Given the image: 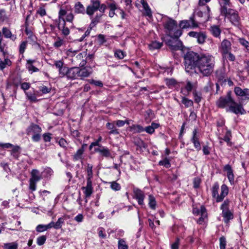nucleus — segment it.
<instances>
[{
  "mask_svg": "<svg viewBox=\"0 0 249 249\" xmlns=\"http://www.w3.org/2000/svg\"><path fill=\"white\" fill-rule=\"evenodd\" d=\"M133 192L134 194V198L137 200L138 204L141 205H143V200L145 197L144 193L138 188H134Z\"/></svg>",
  "mask_w": 249,
  "mask_h": 249,
  "instance_id": "dca6fc26",
  "label": "nucleus"
},
{
  "mask_svg": "<svg viewBox=\"0 0 249 249\" xmlns=\"http://www.w3.org/2000/svg\"><path fill=\"white\" fill-rule=\"evenodd\" d=\"M66 23H65V21H62L61 22H58V29L62 31V34L65 36L69 35L70 32L69 29L66 27Z\"/></svg>",
  "mask_w": 249,
  "mask_h": 249,
  "instance_id": "393cba45",
  "label": "nucleus"
},
{
  "mask_svg": "<svg viewBox=\"0 0 249 249\" xmlns=\"http://www.w3.org/2000/svg\"><path fill=\"white\" fill-rule=\"evenodd\" d=\"M36 230L37 232H41L47 230L46 225H38L36 227Z\"/></svg>",
  "mask_w": 249,
  "mask_h": 249,
  "instance_id": "e2e57ef3",
  "label": "nucleus"
},
{
  "mask_svg": "<svg viewBox=\"0 0 249 249\" xmlns=\"http://www.w3.org/2000/svg\"><path fill=\"white\" fill-rule=\"evenodd\" d=\"M116 124L115 122H113L112 123H107L106 124L107 128L110 130L109 132L110 134H115L117 135L119 133L118 130L116 128Z\"/></svg>",
  "mask_w": 249,
  "mask_h": 249,
  "instance_id": "a878e982",
  "label": "nucleus"
},
{
  "mask_svg": "<svg viewBox=\"0 0 249 249\" xmlns=\"http://www.w3.org/2000/svg\"><path fill=\"white\" fill-rule=\"evenodd\" d=\"M210 31L211 34L215 37H219L221 34V30L216 25H213L211 27Z\"/></svg>",
  "mask_w": 249,
  "mask_h": 249,
  "instance_id": "473e14b6",
  "label": "nucleus"
},
{
  "mask_svg": "<svg viewBox=\"0 0 249 249\" xmlns=\"http://www.w3.org/2000/svg\"><path fill=\"white\" fill-rule=\"evenodd\" d=\"M84 152V145H83L82 147L79 148L76 153L73 155V159L74 160H78L82 159V155Z\"/></svg>",
  "mask_w": 249,
  "mask_h": 249,
  "instance_id": "c85d7f7f",
  "label": "nucleus"
},
{
  "mask_svg": "<svg viewBox=\"0 0 249 249\" xmlns=\"http://www.w3.org/2000/svg\"><path fill=\"white\" fill-rule=\"evenodd\" d=\"M12 64L11 61L8 58H5L3 61L0 58V70H3L7 66H10Z\"/></svg>",
  "mask_w": 249,
  "mask_h": 249,
  "instance_id": "72a5a7b5",
  "label": "nucleus"
},
{
  "mask_svg": "<svg viewBox=\"0 0 249 249\" xmlns=\"http://www.w3.org/2000/svg\"><path fill=\"white\" fill-rule=\"evenodd\" d=\"M239 42L242 46L248 49V48L249 47V42L247 40H245L243 38H240L239 39Z\"/></svg>",
  "mask_w": 249,
  "mask_h": 249,
  "instance_id": "bf43d9fd",
  "label": "nucleus"
},
{
  "mask_svg": "<svg viewBox=\"0 0 249 249\" xmlns=\"http://www.w3.org/2000/svg\"><path fill=\"white\" fill-rule=\"evenodd\" d=\"M193 84L190 82L188 81L184 89H181V92L183 93V95L187 96L189 95V92L193 89Z\"/></svg>",
  "mask_w": 249,
  "mask_h": 249,
  "instance_id": "c756f323",
  "label": "nucleus"
},
{
  "mask_svg": "<svg viewBox=\"0 0 249 249\" xmlns=\"http://www.w3.org/2000/svg\"><path fill=\"white\" fill-rule=\"evenodd\" d=\"M230 201L228 200L224 201L221 206V209L222 210V216L224 218V221L228 223L230 220L233 217L232 213L229 209Z\"/></svg>",
  "mask_w": 249,
  "mask_h": 249,
  "instance_id": "0eeeda50",
  "label": "nucleus"
},
{
  "mask_svg": "<svg viewBox=\"0 0 249 249\" xmlns=\"http://www.w3.org/2000/svg\"><path fill=\"white\" fill-rule=\"evenodd\" d=\"M31 177L30 178L29 188L32 191H35L36 189V184L42 178V175L36 169H33L31 173Z\"/></svg>",
  "mask_w": 249,
  "mask_h": 249,
  "instance_id": "423d86ee",
  "label": "nucleus"
},
{
  "mask_svg": "<svg viewBox=\"0 0 249 249\" xmlns=\"http://www.w3.org/2000/svg\"><path fill=\"white\" fill-rule=\"evenodd\" d=\"M3 247L5 249H17L18 244L16 242H12L4 244Z\"/></svg>",
  "mask_w": 249,
  "mask_h": 249,
  "instance_id": "ea45409f",
  "label": "nucleus"
},
{
  "mask_svg": "<svg viewBox=\"0 0 249 249\" xmlns=\"http://www.w3.org/2000/svg\"><path fill=\"white\" fill-rule=\"evenodd\" d=\"M78 51V50H74L72 48H70L67 51V54L70 56H73L75 55Z\"/></svg>",
  "mask_w": 249,
  "mask_h": 249,
  "instance_id": "680f3d73",
  "label": "nucleus"
},
{
  "mask_svg": "<svg viewBox=\"0 0 249 249\" xmlns=\"http://www.w3.org/2000/svg\"><path fill=\"white\" fill-rule=\"evenodd\" d=\"M82 189L84 191V194L86 197H89L93 193L92 181L87 180V186L86 187H82Z\"/></svg>",
  "mask_w": 249,
  "mask_h": 249,
  "instance_id": "a211bd4d",
  "label": "nucleus"
},
{
  "mask_svg": "<svg viewBox=\"0 0 249 249\" xmlns=\"http://www.w3.org/2000/svg\"><path fill=\"white\" fill-rule=\"evenodd\" d=\"M206 38L205 34L203 33H199L196 37L197 42L199 44H203L205 42Z\"/></svg>",
  "mask_w": 249,
  "mask_h": 249,
  "instance_id": "a19ab883",
  "label": "nucleus"
},
{
  "mask_svg": "<svg viewBox=\"0 0 249 249\" xmlns=\"http://www.w3.org/2000/svg\"><path fill=\"white\" fill-rule=\"evenodd\" d=\"M231 132L230 130H227L223 138V141L227 143L228 145L231 146Z\"/></svg>",
  "mask_w": 249,
  "mask_h": 249,
  "instance_id": "4c0bfd02",
  "label": "nucleus"
},
{
  "mask_svg": "<svg viewBox=\"0 0 249 249\" xmlns=\"http://www.w3.org/2000/svg\"><path fill=\"white\" fill-rule=\"evenodd\" d=\"M179 244V239L177 238L175 242L173 243L171 245V249H178Z\"/></svg>",
  "mask_w": 249,
  "mask_h": 249,
  "instance_id": "338daca9",
  "label": "nucleus"
},
{
  "mask_svg": "<svg viewBox=\"0 0 249 249\" xmlns=\"http://www.w3.org/2000/svg\"><path fill=\"white\" fill-rule=\"evenodd\" d=\"M111 188L114 191H119L121 189L120 185L115 181H113L110 183Z\"/></svg>",
  "mask_w": 249,
  "mask_h": 249,
  "instance_id": "603ef678",
  "label": "nucleus"
},
{
  "mask_svg": "<svg viewBox=\"0 0 249 249\" xmlns=\"http://www.w3.org/2000/svg\"><path fill=\"white\" fill-rule=\"evenodd\" d=\"M92 165L90 164H88L87 168V180H91L93 177Z\"/></svg>",
  "mask_w": 249,
  "mask_h": 249,
  "instance_id": "c9c22d12",
  "label": "nucleus"
},
{
  "mask_svg": "<svg viewBox=\"0 0 249 249\" xmlns=\"http://www.w3.org/2000/svg\"><path fill=\"white\" fill-rule=\"evenodd\" d=\"M64 223V218L63 217H60L58 218L57 221L56 223H54V229H60L62 225Z\"/></svg>",
  "mask_w": 249,
  "mask_h": 249,
  "instance_id": "37998d69",
  "label": "nucleus"
},
{
  "mask_svg": "<svg viewBox=\"0 0 249 249\" xmlns=\"http://www.w3.org/2000/svg\"><path fill=\"white\" fill-rule=\"evenodd\" d=\"M68 69H69L68 67L64 66L63 68L58 70L59 76L60 77H63L65 76H67Z\"/></svg>",
  "mask_w": 249,
  "mask_h": 249,
  "instance_id": "49530a36",
  "label": "nucleus"
},
{
  "mask_svg": "<svg viewBox=\"0 0 249 249\" xmlns=\"http://www.w3.org/2000/svg\"><path fill=\"white\" fill-rule=\"evenodd\" d=\"M159 164L160 165H163L166 168H169L170 167V161L167 158H165L162 160L160 161L159 162Z\"/></svg>",
  "mask_w": 249,
  "mask_h": 249,
  "instance_id": "5fc2aeb1",
  "label": "nucleus"
},
{
  "mask_svg": "<svg viewBox=\"0 0 249 249\" xmlns=\"http://www.w3.org/2000/svg\"><path fill=\"white\" fill-rule=\"evenodd\" d=\"M193 95L195 101L198 103L201 101V94L200 92H197L196 90L193 91Z\"/></svg>",
  "mask_w": 249,
  "mask_h": 249,
  "instance_id": "c03bdc74",
  "label": "nucleus"
},
{
  "mask_svg": "<svg viewBox=\"0 0 249 249\" xmlns=\"http://www.w3.org/2000/svg\"><path fill=\"white\" fill-rule=\"evenodd\" d=\"M64 44L65 41L63 39H61L60 37H58L56 39L55 42H54L53 46L56 48H58L63 46Z\"/></svg>",
  "mask_w": 249,
  "mask_h": 249,
  "instance_id": "58836bf2",
  "label": "nucleus"
},
{
  "mask_svg": "<svg viewBox=\"0 0 249 249\" xmlns=\"http://www.w3.org/2000/svg\"><path fill=\"white\" fill-rule=\"evenodd\" d=\"M92 72L91 68L85 67L83 69H80L79 68L78 73L79 77L81 78L89 76Z\"/></svg>",
  "mask_w": 249,
  "mask_h": 249,
  "instance_id": "412c9836",
  "label": "nucleus"
},
{
  "mask_svg": "<svg viewBox=\"0 0 249 249\" xmlns=\"http://www.w3.org/2000/svg\"><path fill=\"white\" fill-rule=\"evenodd\" d=\"M216 105L220 108H225L226 107H229L227 110L231 111L236 114L239 113L244 114L246 113L242 106L241 104L236 103L231 98V91L227 93L226 96L219 98L216 102Z\"/></svg>",
  "mask_w": 249,
  "mask_h": 249,
  "instance_id": "f03ea898",
  "label": "nucleus"
},
{
  "mask_svg": "<svg viewBox=\"0 0 249 249\" xmlns=\"http://www.w3.org/2000/svg\"><path fill=\"white\" fill-rule=\"evenodd\" d=\"M71 7L69 5H67L65 7H60L58 12V22H61L62 21H65L64 16L68 14L67 11Z\"/></svg>",
  "mask_w": 249,
  "mask_h": 249,
  "instance_id": "f3484780",
  "label": "nucleus"
},
{
  "mask_svg": "<svg viewBox=\"0 0 249 249\" xmlns=\"http://www.w3.org/2000/svg\"><path fill=\"white\" fill-rule=\"evenodd\" d=\"M234 91L237 96H240L242 100H249V89L236 87L234 88Z\"/></svg>",
  "mask_w": 249,
  "mask_h": 249,
  "instance_id": "4468645a",
  "label": "nucleus"
},
{
  "mask_svg": "<svg viewBox=\"0 0 249 249\" xmlns=\"http://www.w3.org/2000/svg\"><path fill=\"white\" fill-rule=\"evenodd\" d=\"M27 41H23L21 43L20 46H19V53H20L22 54L24 53V52H25V50L27 47Z\"/></svg>",
  "mask_w": 249,
  "mask_h": 249,
  "instance_id": "864d4df0",
  "label": "nucleus"
},
{
  "mask_svg": "<svg viewBox=\"0 0 249 249\" xmlns=\"http://www.w3.org/2000/svg\"><path fill=\"white\" fill-rule=\"evenodd\" d=\"M221 14L229 18L230 21L233 24L235 25H238L239 24L240 17L236 11L232 9H228L226 8L225 7H223Z\"/></svg>",
  "mask_w": 249,
  "mask_h": 249,
  "instance_id": "39448f33",
  "label": "nucleus"
},
{
  "mask_svg": "<svg viewBox=\"0 0 249 249\" xmlns=\"http://www.w3.org/2000/svg\"><path fill=\"white\" fill-rule=\"evenodd\" d=\"M107 6L109 9V16L112 18L115 15V11L117 9V6L114 2L107 3Z\"/></svg>",
  "mask_w": 249,
  "mask_h": 249,
  "instance_id": "2f4dec72",
  "label": "nucleus"
},
{
  "mask_svg": "<svg viewBox=\"0 0 249 249\" xmlns=\"http://www.w3.org/2000/svg\"><path fill=\"white\" fill-rule=\"evenodd\" d=\"M231 42L228 39H224L221 43L219 47V50L221 53L225 56L226 54L231 52Z\"/></svg>",
  "mask_w": 249,
  "mask_h": 249,
  "instance_id": "9b49d317",
  "label": "nucleus"
},
{
  "mask_svg": "<svg viewBox=\"0 0 249 249\" xmlns=\"http://www.w3.org/2000/svg\"><path fill=\"white\" fill-rule=\"evenodd\" d=\"M182 103L187 107H191L193 105V102L191 100L188 99L184 97L182 98Z\"/></svg>",
  "mask_w": 249,
  "mask_h": 249,
  "instance_id": "79ce46f5",
  "label": "nucleus"
},
{
  "mask_svg": "<svg viewBox=\"0 0 249 249\" xmlns=\"http://www.w3.org/2000/svg\"><path fill=\"white\" fill-rule=\"evenodd\" d=\"M90 4L86 8V13L91 17L95 12L99 10V0H90Z\"/></svg>",
  "mask_w": 249,
  "mask_h": 249,
  "instance_id": "1a4fd4ad",
  "label": "nucleus"
},
{
  "mask_svg": "<svg viewBox=\"0 0 249 249\" xmlns=\"http://www.w3.org/2000/svg\"><path fill=\"white\" fill-rule=\"evenodd\" d=\"M220 242V249H225L226 245V240L225 237H221L219 239Z\"/></svg>",
  "mask_w": 249,
  "mask_h": 249,
  "instance_id": "13d9d810",
  "label": "nucleus"
},
{
  "mask_svg": "<svg viewBox=\"0 0 249 249\" xmlns=\"http://www.w3.org/2000/svg\"><path fill=\"white\" fill-rule=\"evenodd\" d=\"M148 205L150 208L153 210L156 209L157 202L156 199L152 195H149L148 196Z\"/></svg>",
  "mask_w": 249,
  "mask_h": 249,
  "instance_id": "f704fd0d",
  "label": "nucleus"
},
{
  "mask_svg": "<svg viewBox=\"0 0 249 249\" xmlns=\"http://www.w3.org/2000/svg\"><path fill=\"white\" fill-rule=\"evenodd\" d=\"M141 3L142 5L144 10V15L148 17L149 18H151L152 17V12L147 3L145 2L144 0H141Z\"/></svg>",
  "mask_w": 249,
  "mask_h": 249,
  "instance_id": "4be33fe9",
  "label": "nucleus"
},
{
  "mask_svg": "<svg viewBox=\"0 0 249 249\" xmlns=\"http://www.w3.org/2000/svg\"><path fill=\"white\" fill-rule=\"evenodd\" d=\"M74 18V16L72 13H70L66 15L65 23L66 21L72 22Z\"/></svg>",
  "mask_w": 249,
  "mask_h": 249,
  "instance_id": "69168bd1",
  "label": "nucleus"
},
{
  "mask_svg": "<svg viewBox=\"0 0 249 249\" xmlns=\"http://www.w3.org/2000/svg\"><path fill=\"white\" fill-rule=\"evenodd\" d=\"M222 3L220 4V12L221 13V10L223 7H225L226 8H227V6H231V3L230 1V0H222Z\"/></svg>",
  "mask_w": 249,
  "mask_h": 249,
  "instance_id": "3c124183",
  "label": "nucleus"
},
{
  "mask_svg": "<svg viewBox=\"0 0 249 249\" xmlns=\"http://www.w3.org/2000/svg\"><path fill=\"white\" fill-rule=\"evenodd\" d=\"M129 129L134 133H141L144 131V128L139 124H133L129 127Z\"/></svg>",
  "mask_w": 249,
  "mask_h": 249,
  "instance_id": "7c9ffc66",
  "label": "nucleus"
},
{
  "mask_svg": "<svg viewBox=\"0 0 249 249\" xmlns=\"http://www.w3.org/2000/svg\"><path fill=\"white\" fill-rule=\"evenodd\" d=\"M185 71L189 72L191 70L197 68L203 76L211 75L215 65L214 57L208 53H200L188 52L184 55Z\"/></svg>",
  "mask_w": 249,
  "mask_h": 249,
  "instance_id": "f257e3e1",
  "label": "nucleus"
},
{
  "mask_svg": "<svg viewBox=\"0 0 249 249\" xmlns=\"http://www.w3.org/2000/svg\"><path fill=\"white\" fill-rule=\"evenodd\" d=\"M198 26L193 18H190L189 20H182L179 23V27L182 29L187 28H196Z\"/></svg>",
  "mask_w": 249,
  "mask_h": 249,
  "instance_id": "2eb2a0df",
  "label": "nucleus"
},
{
  "mask_svg": "<svg viewBox=\"0 0 249 249\" xmlns=\"http://www.w3.org/2000/svg\"><path fill=\"white\" fill-rule=\"evenodd\" d=\"M166 33L171 37L178 38L182 35V31L177 29V23L175 20L168 19L163 23Z\"/></svg>",
  "mask_w": 249,
  "mask_h": 249,
  "instance_id": "7ed1b4c3",
  "label": "nucleus"
},
{
  "mask_svg": "<svg viewBox=\"0 0 249 249\" xmlns=\"http://www.w3.org/2000/svg\"><path fill=\"white\" fill-rule=\"evenodd\" d=\"M94 151L100 153L101 155L106 157H108L110 156V153L108 149L102 146H100V147L95 148Z\"/></svg>",
  "mask_w": 249,
  "mask_h": 249,
  "instance_id": "b1692460",
  "label": "nucleus"
},
{
  "mask_svg": "<svg viewBox=\"0 0 249 249\" xmlns=\"http://www.w3.org/2000/svg\"><path fill=\"white\" fill-rule=\"evenodd\" d=\"M193 212L196 215H201V217L198 219V223L199 224H201L207 216L206 210L203 206H201L199 209L194 208Z\"/></svg>",
  "mask_w": 249,
  "mask_h": 249,
  "instance_id": "f8f14e48",
  "label": "nucleus"
},
{
  "mask_svg": "<svg viewBox=\"0 0 249 249\" xmlns=\"http://www.w3.org/2000/svg\"><path fill=\"white\" fill-rule=\"evenodd\" d=\"M79 68L75 67L68 69L67 77L70 79H76L79 77Z\"/></svg>",
  "mask_w": 249,
  "mask_h": 249,
  "instance_id": "aec40b11",
  "label": "nucleus"
},
{
  "mask_svg": "<svg viewBox=\"0 0 249 249\" xmlns=\"http://www.w3.org/2000/svg\"><path fill=\"white\" fill-rule=\"evenodd\" d=\"M6 45L3 41L2 38H0V52H2L4 55L5 54V52L4 51V49L5 48Z\"/></svg>",
  "mask_w": 249,
  "mask_h": 249,
  "instance_id": "0e129e2a",
  "label": "nucleus"
},
{
  "mask_svg": "<svg viewBox=\"0 0 249 249\" xmlns=\"http://www.w3.org/2000/svg\"><path fill=\"white\" fill-rule=\"evenodd\" d=\"M200 135L196 129H195L192 132V137L191 141L193 143L195 148L197 151L201 149V145L199 142Z\"/></svg>",
  "mask_w": 249,
  "mask_h": 249,
  "instance_id": "ddd939ff",
  "label": "nucleus"
},
{
  "mask_svg": "<svg viewBox=\"0 0 249 249\" xmlns=\"http://www.w3.org/2000/svg\"><path fill=\"white\" fill-rule=\"evenodd\" d=\"M2 34L5 38H11L13 41L17 39V36L13 35L10 30L6 27H3L2 29Z\"/></svg>",
  "mask_w": 249,
  "mask_h": 249,
  "instance_id": "5701e85b",
  "label": "nucleus"
},
{
  "mask_svg": "<svg viewBox=\"0 0 249 249\" xmlns=\"http://www.w3.org/2000/svg\"><path fill=\"white\" fill-rule=\"evenodd\" d=\"M172 39L167 41V44L170 48L174 51L179 50L182 49V42L178 38L171 37Z\"/></svg>",
  "mask_w": 249,
  "mask_h": 249,
  "instance_id": "9d476101",
  "label": "nucleus"
},
{
  "mask_svg": "<svg viewBox=\"0 0 249 249\" xmlns=\"http://www.w3.org/2000/svg\"><path fill=\"white\" fill-rule=\"evenodd\" d=\"M26 95H27L28 99L30 100L31 102H36L37 101L36 96L34 94L26 92Z\"/></svg>",
  "mask_w": 249,
  "mask_h": 249,
  "instance_id": "4d7b16f0",
  "label": "nucleus"
},
{
  "mask_svg": "<svg viewBox=\"0 0 249 249\" xmlns=\"http://www.w3.org/2000/svg\"><path fill=\"white\" fill-rule=\"evenodd\" d=\"M74 11L76 13L84 14L85 9L84 5L80 2H77L74 6Z\"/></svg>",
  "mask_w": 249,
  "mask_h": 249,
  "instance_id": "cd10ccee",
  "label": "nucleus"
},
{
  "mask_svg": "<svg viewBox=\"0 0 249 249\" xmlns=\"http://www.w3.org/2000/svg\"><path fill=\"white\" fill-rule=\"evenodd\" d=\"M128 247L126 244L125 241L123 239H120L118 241V249H127Z\"/></svg>",
  "mask_w": 249,
  "mask_h": 249,
  "instance_id": "8fccbe9b",
  "label": "nucleus"
},
{
  "mask_svg": "<svg viewBox=\"0 0 249 249\" xmlns=\"http://www.w3.org/2000/svg\"><path fill=\"white\" fill-rule=\"evenodd\" d=\"M219 189V185L217 183H214L212 188V195L216 199V201L217 202L222 201L224 198L228 194V188L227 186L223 184L221 187V193L220 195L218 194V191Z\"/></svg>",
  "mask_w": 249,
  "mask_h": 249,
  "instance_id": "20e7f679",
  "label": "nucleus"
},
{
  "mask_svg": "<svg viewBox=\"0 0 249 249\" xmlns=\"http://www.w3.org/2000/svg\"><path fill=\"white\" fill-rule=\"evenodd\" d=\"M36 15H38L43 17L47 15L45 8L44 7H40L36 11Z\"/></svg>",
  "mask_w": 249,
  "mask_h": 249,
  "instance_id": "de8ad7c7",
  "label": "nucleus"
},
{
  "mask_svg": "<svg viewBox=\"0 0 249 249\" xmlns=\"http://www.w3.org/2000/svg\"><path fill=\"white\" fill-rule=\"evenodd\" d=\"M54 65L55 66L56 68L58 70L63 68L65 66L64 65V63L62 60H58L55 61L54 63Z\"/></svg>",
  "mask_w": 249,
  "mask_h": 249,
  "instance_id": "6e6d98bb",
  "label": "nucleus"
},
{
  "mask_svg": "<svg viewBox=\"0 0 249 249\" xmlns=\"http://www.w3.org/2000/svg\"><path fill=\"white\" fill-rule=\"evenodd\" d=\"M46 240V237L45 235L39 236L36 239V243L39 246L43 245Z\"/></svg>",
  "mask_w": 249,
  "mask_h": 249,
  "instance_id": "09e8293b",
  "label": "nucleus"
},
{
  "mask_svg": "<svg viewBox=\"0 0 249 249\" xmlns=\"http://www.w3.org/2000/svg\"><path fill=\"white\" fill-rule=\"evenodd\" d=\"M195 13L199 17L203 18L205 20H207L210 17V8L208 6H198Z\"/></svg>",
  "mask_w": 249,
  "mask_h": 249,
  "instance_id": "6e6552de",
  "label": "nucleus"
},
{
  "mask_svg": "<svg viewBox=\"0 0 249 249\" xmlns=\"http://www.w3.org/2000/svg\"><path fill=\"white\" fill-rule=\"evenodd\" d=\"M160 124H159L152 123L151 125L144 128V129L147 133L152 134L154 132L155 129L158 128Z\"/></svg>",
  "mask_w": 249,
  "mask_h": 249,
  "instance_id": "bb28decb",
  "label": "nucleus"
},
{
  "mask_svg": "<svg viewBox=\"0 0 249 249\" xmlns=\"http://www.w3.org/2000/svg\"><path fill=\"white\" fill-rule=\"evenodd\" d=\"M101 17V16H97L94 18H93L91 20V23L90 24V26L91 27H93L95 26V25L98 23L99 22Z\"/></svg>",
  "mask_w": 249,
  "mask_h": 249,
  "instance_id": "052dcab7",
  "label": "nucleus"
},
{
  "mask_svg": "<svg viewBox=\"0 0 249 249\" xmlns=\"http://www.w3.org/2000/svg\"><path fill=\"white\" fill-rule=\"evenodd\" d=\"M114 55L116 57L122 59L125 56V53L121 50H117L115 52Z\"/></svg>",
  "mask_w": 249,
  "mask_h": 249,
  "instance_id": "a18cd8bd",
  "label": "nucleus"
},
{
  "mask_svg": "<svg viewBox=\"0 0 249 249\" xmlns=\"http://www.w3.org/2000/svg\"><path fill=\"white\" fill-rule=\"evenodd\" d=\"M162 43L156 41L152 42L149 45V48L150 50L159 49L161 47Z\"/></svg>",
  "mask_w": 249,
  "mask_h": 249,
  "instance_id": "e433bc0d",
  "label": "nucleus"
},
{
  "mask_svg": "<svg viewBox=\"0 0 249 249\" xmlns=\"http://www.w3.org/2000/svg\"><path fill=\"white\" fill-rule=\"evenodd\" d=\"M27 68L28 69L29 71H31V73H32L33 72H37L39 71L38 69L35 67L33 65H27Z\"/></svg>",
  "mask_w": 249,
  "mask_h": 249,
  "instance_id": "774afa93",
  "label": "nucleus"
},
{
  "mask_svg": "<svg viewBox=\"0 0 249 249\" xmlns=\"http://www.w3.org/2000/svg\"><path fill=\"white\" fill-rule=\"evenodd\" d=\"M27 131L28 135H32L37 133H41L42 129L36 124H32L28 128Z\"/></svg>",
  "mask_w": 249,
  "mask_h": 249,
  "instance_id": "6ab92c4d",
  "label": "nucleus"
}]
</instances>
